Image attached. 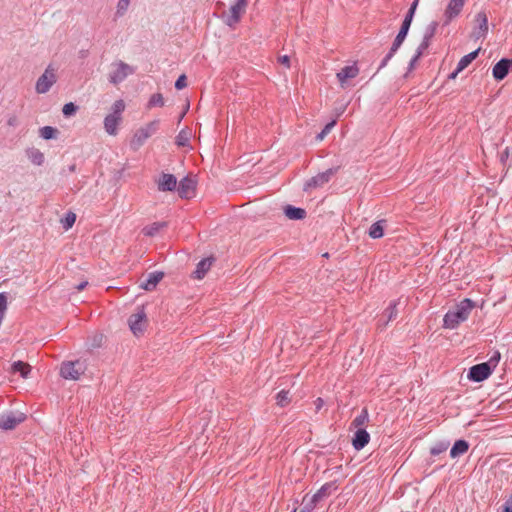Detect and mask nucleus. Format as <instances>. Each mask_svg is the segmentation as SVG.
Listing matches in <instances>:
<instances>
[{
    "label": "nucleus",
    "instance_id": "obj_1",
    "mask_svg": "<svg viewBox=\"0 0 512 512\" xmlns=\"http://www.w3.org/2000/svg\"><path fill=\"white\" fill-rule=\"evenodd\" d=\"M474 307L475 303L471 299H463L444 315L443 327L450 330L456 329L468 319Z\"/></svg>",
    "mask_w": 512,
    "mask_h": 512
},
{
    "label": "nucleus",
    "instance_id": "obj_2",
    "mask_svg": "<svg viewBox=\"0 0 512 512\" xmlns=\"http://www.w3.org/2000/svg\"><path fill=\"white\" fill-rule=\"evenodd\" d=\"M58 80V68L55 64H48L44 72L38 77L35 83L37 94H46Z\"/></svg>",
    "mask_w": 512,
    "mask_h": 512
},
{
    "label": "nucleus",
    "instance_id": "obj_3",
    "mask_svg": "<svg viewBox=\"0 0 512 512\" xmlns=\"http://www.w3.org/2000/svg\"><path fill=\"white\" fill-rule=\"evenodd\" d=\"M247 0H235L230 4L228 11L222 15L223 22L230 28H235L246 12Z\"/></svg>",
    "mask_w": 512,
    "mask_h": 512
},
{
    "label": "nucleus",
    "instance_id": "obj_4",
    "mask_svg": "<svg viewBox=\"0 0 512 512\" xmlns=\"http://www.w3.org/2000/svg\"><path fill=\"white\" fill-rule=\"evenodd\" d=\"M159 120H153L144 126L140 127L133 134L130 146L132 149L137 150L158 130Z\"/></svg>",
    "mask_w": 512,
    "mask_h": 512
},
{
    "label": "nucleus",
    "instance_id": "obj_5",
    "mask_svg": "<svg viewBox=\"0 0 512 512\" xmlns=\"http://www.w3.org/2000/svg\"><path fill=\"white\" fill-rule=\"evenodd\" d=\"M134 73V69L122 62L118 61L112 64L111 72L109 74V80L113 84H118L124 81L129 75Z\"/></svg>",
    "mask_w": 512,
    "mask_h": 512
},
{
    "label": "nucleus",
    "instance_id": "obj_6",
    "mask_svg": "<svg viewBox=\"0 0 512 512\" xmlns=\"http://www.w3.org/2000/svg\"><path fill=\"white\" fill-rule=\"evenodd\" d=\"M128 325L135 336H140L144 333L147 327V316L143 308H138V310L130 316Z\"/></svg>",
    "mask_w": 512,
    "mask_h": 512
},
{
    "label": "nucleus",
    "instance_id": "obj_7",
    "mask_svg": "<svg viewBox=\"0 0 512 512\" xmlns=\"http://www.w3.org/2000/svg\"><path fill=\"white\" fill-rule=\"evenodd\" d=\"M85 367L80 361H69L62 364L60 374L67 380H78L84 373Z\"/></svg>",
    "mask_w": 512,
    "mask_h": 512
},
{
    "label": "nucleus",
    "instance_id": "obj_8",
    "mask_svg": "<svg viewBox=\"0 0 512 512\" xmlns=\"http://www.w3.org/2000/svg\"><path fill=\"white\" fill-rule=\"evenodd\" d=\"M493 372L490 363H481L469 369L468 379L474 382H481L487 379Z\"/></svg>",
    "mask_w": 512,
    "mask_h": 512
},
{
    "label": "nucleus",
    "instance_id": "obj_9",
    "mask_svg": "<svg viewBox=\"0 0 512 512\" xmlns=\"http://www.w3.org/2000/svg\"><path fill=\"white\" fill-rule=\"evenodd\" d=\"M466 3V0H449L444 11V23L449 24L457 18Z\"/></svg>",
    "mask_w": 512,
    "mask_h": 512
},
{
    "label": "nucleus",
    "instance_id": "obj_10",
    "mask_svg": "<svg viewBox=\"0 0 512 512\" xmlns=\"http://www.w3.org/2000/svg\"><path fill=\"white\" fill-rule=\"evenodd\" d=\"M359 74V68L354 63L351 65H347L343 67L337 74L336 77L340 83V86L342 88H345L348 86L349 81L357 77Z\"/></svg>",
    "mask_w": 512,
    "mask_h": 512
},
{
    "label": "nucleus",
    "instance_id": "obj_11",
    "mask_svg": "<svg viewBox=\"0 0 512 512\" xmlns=\"http://www.w3.org/2000/svg\"><path fill=\"white\" fill-rule=\"evenodd\" d=\"M332 174H333V171L331 169L321 172V173H318L317 175H315L314 177H312L305 183L304 189L310 190V189L322 187L323 185L328 183Z\"/></svg>",
    "mask_w": 512,
    "mask_h": 512
},
{
    "label": "nucleus",
    "instance_id": "obj_12",
    "mask_svg": "<svg viewBox=\"0 0 512 512\" xmlns=\"http://www.w3.org/2000/svg\"><path fill=\"white\" fill-rule=\"evenodd\" d=\"M512 66V60L503 58L498 61L492 68V75L495 80L501 81L503 80L509 73V70Z\"/></svg>",
    "mask_w": 512,
    "mask_h": 512
},
{
    "label": "nucleus",
    "instance_id": "obj_13",
    "mask_svg": "<svg viewBox=\"0 0 512 512\" xmlns=\"http://www.w3.org/2000/svg\"><path fill=\"white\" fill-rule=\"evenodd\" d=\"M122 123V117L112 114H107L103 120V127L109 136H116L119 131V126Z\"/></svg>",
    "mask_w": 512,
    "mask_h": 512
},
{
    "label": "nucleus",
    "instance_id": "obj_14",
    "mask_svg": "<svg viewBox=\"0 0 512 512\" xmlns=\"http://www.w3.org/2000/svg\"><path fill=\"white\" fill-rule=\"evenodd\" d=\"M25 419L23 414L15 415L13 413L0 416V428L3 430L14 429L19 423Z\"/></svg>",
    "mask_w": 512,
    "mask_h": 512
},
{
    "label": "nucleus",
    "instance_id": "obj_15",
    "mask_svg": "<svg viewBox=\"0 0 512 512\" xmlns=\"http://www.w3.org/2000/svg\"><path fill=\"white\" fill-rule=\"evenodd\" d=\"M196 181L185 177L180 181L178 192L182 198H191L195 194Z\"/></svg>",
    "mask_w": 512,
    "mask_h": 512
},
{
    "label": "nucleus",
    "instance_id": "obj_16",
    "mask_svg": "<svg viewBox=\"0 0 512 512\" xmlns=\"http://www.w3.org/2000/svg\"><path fill=\"white\" fill-rule=\"evenodd\" d=\"M369 441L370 435L366 429L359 428L353 436L352 445L355 450L360 451L369 443Z\"/></svg>",
    "mask_w": 512,
    "mask_h": 512
},
{
    "label": "nucleus",
    "instance_id": "obj_17",
    "mask_svg": "<svg viewBox=\"0 0 512 512\" xmlns=\"http://www.w3.org/2000/svg\"><path fill=\"white\" fill-rule=\"evenodd\" d=\"M164 274L160 271L152 272L148 275L147 279L140 283V288L146 291H152L156 288L157 284L162 280Z\"/></svg>",
    "mask_w": 512,
    "mask_h": 512
},
{
    "label": "nucleus",
    "instance_id": "obj_18",
    "mask_svg": "<svg viewBox=\"0 0 512 512\" xmlns=\"http://www.w3.org/2000/svg\"><path fill=\"white\" fill-rule=\"evenodd\" d=\"M177 179L172 174H163L158 180V188L161 191H173L176 189Z\"/></svg>",
    "mask_w": 512,
    "mask_h": 512
},
{
    "label": "nucleus",
    "instance_id": "obj_19",
    "mask_svg": "<svg viewBox=\"0 0 512 512\" xmlns=\"http://www.w3.org/2000/svg\"><path fill=\"white\" fill-rule=\"evenodd\" d=\"M336 489H337V486L335 485V483H333V482L326 483L316 493H314L313 495H311L309 497L317 504L319 501L328 497Z\"/></svg>",
    "mask_w": 512,
    "mask_h": 512
},
{
    "label": "nucleus",
    "instance_id": "obj_20",
    "mask_svg": "<svg viewBox=\"0 0 512 512\" xmlns=\"http://www.w3.org/2000/svg\"><path fill=\"white\" fill-rule=\"evenodd\" d=\"M478 24V30L475 32L476 37H484L488 32V18L484 12H479L475 17Z\"/></svg>",
    "mask_w": 512,
    "mask_h": 512
},
{
    "label": "nucleus",
    "instance_id": "obj_21",
    "mask_svg": "<svg viewBox=\"0 0 512 512\" xmlns=\"http://www.w3.org/2000/svg\"><path fill=\"white\" fill-rule=\"evenodd\" d=\"M405 38H406V36H404L402 34L398 33L396 35L388 54L385 56V58L383 59V61L381 63V67H384L387 65L388 61L394 56L396 51L400 48V46L404 42Z\"/></svg>",
    "mask_w": 512,
    "mask_h": 512
},
{
    "label": "nucleus",
    "instance_id": "obj_22",
    "mask_svg": "<svg viewBox=\"0 0 512 512\" xmlns=\"http://www.w3.org/2000/svg\"><path fill=\"white\" fill-rule=\"evenodd\" d=\"M26 156L29 161L35 166H41L44 163V154L37 148H28L26 150Z\"/></svg>",
    "mask_w": 512,
    "mask_h": 512
},
{
    "label": "nucleus",
    "instance_id": "obj_23",
    "mask_svg": "<svg viewBox=\"0 0 512 512\" xmlns=\"http://www.w3.org/2000/svg\"><path fill=\"white\" fill-rule=\"evenodd\" d=\"M468 449H469V444H468L467 441L462 440V439L461 440H457L453 444V446H452V448L450 450V456L452 458H457V457L465 454L468 451Z\"/></svg>",
    "mask_w": 512,
    "mask_h": 512
},
{
    "label": "nucleus",
    "instance_id": "obj_24",
    "mask_svg": "<svg viewBox=\"0 0 512 512\" xmlns=\"http://www.w3.org/2000/svg\"><path fill=\"white\" fill-rule=\"evenodd\" d=\"M212 260L210 258L202 259L196 266L194 276L197 279H202L208 270L211 268Z\"/></svg>",
    "mask_w": 512,
    "mask_h": 512
},
{
    "label": "nucleus",
    "instance_id": "obj_25",
    "mask_svg": "<svg viewBox=\"0 0 512 512\" xmlns=\"http://www.w3.org/2000/svg\"><path fill=\"white\" fill-rule=\"evenodd\" d=\"M12 372L19 373L22 378H28L31 372V366L23 361H16L12 364Z\"/></svg>",
    "mask_w": 512,
    "mask_h": 512
},
{
    "label": "nucleus",
    "instance_id": "obj_26",
    "mask_svg": "<svg viewBox=\"0 0 512 512\" xmlns=\"http://www.w3.org/2000/svg\"><path fill=\"white\" fill-rule=\"evenodd\" d=\"M284 213L285 215L289 218V219H292V220H300V219H303L306 215V212L304 209L302 208H298V207H294V206H290L288 205L285 209H284Z\"/></svg>",
    "mask_w": 512,
    "mask_h": 512
},
{
    "label": "nucleus",
    "instance_id": "obj_27",
    "mask_svg": "<svg viewBox=\"0 0 512 512\" xmlns=\"http://www.w3.org/2000/svg\"><path fill=\"white\" fill-rule=\"evenodd\" d=\"M479 51H480V48L468 53L467 55L463 56L457 66H458V71H463L466 67H468L470 65V63L476 59V57L478 56L479 54Z\"/></svg>",
    "mask_w": 512,
    "mask_h": 512
},
{
    "label": "nucleus",
    "instance_id": "obj_28",
    "mask_svg": "<svg viewBox=\"0 0 512 512\" xmlns=\"http://www.w3.org/2000/svg\"><path fill=\"white\" fill-rule=\"evenodd\" d=\"M369 236L373 239L381 238L384 235V229L381 221L373 223L368 232Z\"/></svg>",
    "mask_w": 512,
    "mask_h": 512
},
{
    "label": "nucleus",
    "instance_id": "obj_29",
    "mask_svg": "<svg viewBox=\"0 0 512 512\" xmlns=\"http://www.w3.org/2000/svg\"><path fill=\"white\" fill-rule=\"evenodd\" d=\"M57 129L52 126H44L39 129V135L44 140L54 139L57 136Z\"/></svg>",
    "mask_w": 512,
    "mask_h": 512
},
{
    "label": "nucleus",
    "instance_id": "obj_30",
    "mask_svg": "<svg viewBox=\"0 0 512 512\" xmlns=\"http://www.w3.org/2000/svg\"><path fill=\"white\" fill-rule=\"evenodd\" d=\"M131 4V0H118L116 4L115 14L117 17H122L126 14Z\"/></svg>",
    "mask_w": 512,
    "mask_h": 512
},
{
    "label": "nucleus",
    "instance_id": "obj_31",
    "mask_svg": "<svg viewBox=\"0 0 512 512\" xmlns=\"http://www.w3.org/2000/svg\"><path fill=\"white\" fill-rule=\"evenodd\" d=\"M126 104L122 99L116 100L111 106V112L109 114L122 117L123 112L125 111Z\"/></svg>",
    "mask_w": 512,
    "mask_h": 512
},
{
    "label": "nucleus",
    "instance_id": "obj_32",
    "mask_svg": "<svg viewBox=\"0 0 512 512\" xmlns=\"http://www.w3.org/2000/svg\"><path fill=\"white\" fill-rule=\"evenodd\" d=\"M76 221V215L73 212H68L65 216L60 220L62 227L67 231L73 227Z\"/></svg>",
    "mask_w": 512,
    "mask_h": 512
},
{
    "label": "nucleus",
    "instance_id": "obj_33",
    "mask_svg": "<svg viewBox=\"0 0 512 512\" xmlns=\"http://www.w3.org/2000/svg\"><path fill=\"white\" fill-rule=\"evenodd\" d=\"M302 505L303 507L299 511L294 509L293 512H312L317 504L312 499H310L309 495H306L303 498Z\"/></svg>",
    "mask_w": 512,
    "mask_h": 512
},
{
    "label": "nucleus",
    "instance_id": "obj_34",
    "mask_svg": "<svg viewBox=\"0 0 512 512\" xmlns=\"http://www.w3.org/2000/svg\"><path fill=\"white\" fill-rule=\"evenodd\" d=\"M368 419H369L368 411L366 409H363L361 411V413L353 420V425L355 427H357L358 429L362 428V426H364L366 424Z\"/></svg>",
    "mask_w": 512,
    "mask_h": 512
},
{
    "label": "nucleus",
    "instance_id": "obj_35",
    "mask_svg": "<svg viewBox=\"0 0 512 512\" xmlns=\"http://www.w3.org/2000/svg\"><path fill=\"white\" fill-rule=\"evenodd\" d=\"M163 105H164V98H163L162 94L155 93L150 97L147 106H148V108H153V107H162Z\"/></svg>",
    "mask_w": 512,
    "mask_h": 512
},
{
    "label": "nucleus",
    "instance_id": "obj_36",
    "mask_svg": "<svg viewBox=\"0 0 512 512\" xmlns=\"http://www.w3.org/2000/svg\"><path fill=\"white\" fill-rule=\"evenodd\" d=\"M276 402L277 405H279L280 407L287 406L290 403L289 392L285 390H281L280 392H278V394L276 395Z\"/></svg>",
    "mask_w": 512,
    "mask_h": 512
},
{
    "label": "nucleus",
    "instance_id": "obj_37",
    "mask_svg": "<svg viewBox=\"0 0 512 512\" xmlns=\"http://www.w3.org/2000/svg\"><path fill=\"white\" fill-rule=\"evenodd\" d=\"M397 302L393 301L390 303L388 308L385 310V315L387 316V321L394 319L397 316Z\"/></svg>",
    "mask_w": 512,
    "mask_h": 512
},
{
    "label": "nucleus",
    "instance_id": "obj_38",
    "mask_svg": "<svg viewBox=\"0 0 512 512\" xmlns=\"http://www.w3.org/2000/svg\"><path fill=\"white\" fill-rule=\"evenodd\" d=\"M426 48L425 44H422L420 47H418L415 55L412 57V59L409 62V71H412L418 61V59L421 57L423 50Z\"/></svg>",
    "mask_w": 512,
    "mask_h": 512
},
{
    "label": "nucleus",
    "instance_id": "obj_39",
    "mask_svg": "<svg viewBox=\"0 0 512 512\" xmlns=\"http://www.w3.org/2000/svg\"><path fill=\"white\" fill-rule=\"evenodd\" d=\"M448 446H449L448 442L438 443L431 448L430 453L432 455H439V454L443 453L444 451H446Z\"/></svg>",
    "mask_w": 512,
    "mask_h": 512
},
{
    "label": "nucleus",
    "instance_id": "obj_40",
    "mask_svg": "<svg viewBox=\"0 0 512 512\" xmlns=\"http://www.w3.org/2000/svg\"><path fill=\"white\" fill-rule=\"evenodd\" d=\"M76 111L77 106L72 102L66 103L62 108V113L66 117L72 116L73 114H75Z\"/></svg>",
    "mask_w": 512,
    "mask_h": 512
},
{
    "label": "nucleus",
    "instance_id": "obj_41",
    "mask_svg": "<svg viewBox=\"0 0 512 512\" xmlns=\"http://www.w3.org/2000/svg\"><path fill=\"white\" fill-rule=\"evenodd\" d=\"M164 225L161 223H154L144 229V234L147 236L155 235Z\"/></svg>",
    "mask_w": 512,
    "mask_h": 512
},
{
    "label": "nucleus",
    "instance_id": "obj_42",
    "mask_svg": "<svg viewBox=\"0 0 512 512\" xmlns=\"http://www.w3.org/2000/svg\"><path fill=\"white\" fill-rule=\"evenodd\" d=\"M336 121L333 120L325 125L323 130L317 135V140L321 141L325 138V136L331 131V129L335 126Z\"/></svg>",
    "mask_w": 512,
    "mask_h": 512
},
{
    "label": "nucleus",
    "instance_id": "obj_43",
    "mask_svg": "<svg viewBox=\"0 0 512 512\" xmlns=\"http://www.w3.org/2000/svg\"><path fill=\"white\" fill-rule=\"evenodd\" d=\"M176 142H177V144H178L179 146H185V145H187V144H188V142H189V135H188V133H187V132H185V131H181V132L178 134L177 138H176Z\"/></svg>",
    "mask_w": 512,
    "mask_h": 512
},
{
    "label": "nucleus",
    "instance_id": "obj_44",
    "mask_svg": "<svg viewBox=\"0 0 512 512\" xmlns=\"http://www.w3.org/2000/svg\"><path fill=\"white\" fill-rule=\"evenodd\" d=\"M411 22H412V20H411V19H409V18L405 17V18H404V21H403V23H402V25H401V28H400V30H399V32H398V33H399V34H402V35H404V36H407V33H408V31H409V28H410Z\"/></svg>",
    "mask_w": 512,
    "mask_h": 512
},
{
    "label": "nucleus",
    "instance_id": "obj_45",
    "mask_svg": "<svg viewBox=\"0 0 512 512\" xmlns=\"http://www.w3.org/2000/svg\"><path fill=\"white\" fill-rule=\"evenodd\" d=\"M187 86V79L184 74L180 75L175 82V88L181 90Z\"/></svg>",
    "mask_w": 512,
    "mask_h": 512
},
{
    "label": "nucleus",
    "instance_id": "obj_46",
    "mask_svg": "<svg viewBox=\"0 0 512 512\" xmlns=\"http://www.w3.org/2000/svg\"><path fill=\"white\" fill-rule=\"evenodd\" d=\"M418 3H419V0H414L413 1V3L411 4V6L409 8V11H408V13H407V15L405 17L413 20V17H414L415 11L417 9Z\"/></svg>",
    "mask_w": 512,
    "mask_h": 512
},
{
    "label": "nucleus",
    "instance_id": "obj_47",
    "mask_svg": "<svg viewBox=\"0 0 512 512\" xmlns=\"http://www.w3.org/2000/svg\"><path fill=\"white\" fill-rule=\"evenodd\" d=\"M278 62L285 66L287 69L290 68V57L288 55H282L278 58Z\"/></svg>",
    "mask_w": 512,
    "mask_h": 512
},
{
    "label": "nucleus",
    "instance_id": "obj_48",
    "mask_svg": "<svg viewBox=\"0 0 512 512\" xmlns=\"http://www.w3.org/2000/svg\"><path fill=\"white\" fill-rule=\"evenodd\" d=\"M501 512H512V494L505 501L503 510Z\"/></svg>",
    "mask_w": 512,
    "mask_h": 512
},
{
    "label": "nucleus",
    "instance_id": "obj_49",
    "mask_svg": "<svg viewBox=\"0 0 512 512\" xmlns=\"http://www.w3.org/2000/svg\"><path fill=\"white\" fill-rule=\"evenodd\" d=\"M500 360V353L499 352H496L490 359V361L488 363H490L491 367L494 369L498 362Z\"/></svg>",
    "mask_w": 512,
    "mask_h": 512
},
{
    "label": "nucleus",
    "instance_id": "obj_50",
    "mask_svg": "<svg viewBox=\"0 0 512 512\" xmlns=\"http://www.w3.org/2000/svg\"><path fill=\"white\" fill-rule=\"evenodd\" d=\"M316 409L320 410L324 405V400L322 398H317L315 401Z\"/></svg>",
    "mask_w": 512,
    "mask_h": 512
},
{
    "label": "nucleus",
    "instance_id": "obj_51",
    "mask_svg": "<svg viewBox=\"0 0 512 512\" xmlns=\"http://www.w3.org/2000/svg\"><path fill=\"white\" fill-rule=\"evenodd\" d=\"M461 71H458V67L456 68V70L454 72H452L450 75H449V79L451 80H454L456 79L457 75L460 73Z\"/></svg>",
    "mask_w": 512,
    "mask_h": 512
},
{
    "label": "nucleus",
    "instance_id": "obj_52",
    "mask_svg": "<svg viewBox=\"0 0 512 512\" xmlns=\"http://www.w3.org/2000/svg\"><path fill=\"white\" fill-rule=\"evenodd\" d=\"M86 286H87V282H81V283L77 286V289L80 291V290H83Z\"/></svg>",
    "mask_w": 512,
    "mask_h": 512
},
{
    "label": "nucleus",
    "instance_id": "obj_53",
    "mask_svg": "<svg viewBox=\"0 0 512 512\" xmlns=\"http://www.w3.org/2000/svg\"><path fill=\"white\" fill-rule=\"evenodd\" d=\"M74 170H75V165H72V166L70 167V171H74Z\"/></svg>",
    "mask_w": 512,
    "mask_h": 512
}]
</instances>
